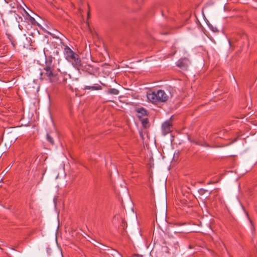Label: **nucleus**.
<instances>
[{"instance_id":"15","label":"nucleus","mask_w":257,"mask_h":257,"mask_svg":"<svg viewBox=\"0 0 257 257\" xmlns=\"http://www.w3.org/2000/svg\"><path fill=\"white\" fill-rule=\"evenodd\" d=\"M51 120H52V124L53 125V126H54V128H55V125H54V121H53V120L52 119V118H51Z\"/></svg>"},{"instance_id":"20","label":"nucleus","mask_w":257,"mask_h":257,"mask_svg":"<svg viewBox=\"0 0 257 257\" xmlns=\"http://www.w3.org/2000/svg\"><path fill=\"white\" fill-rule=\"evenodd\" d=\"M216 30V28H215V29L213 30V31L214 32H215Z\"/></svg>"},{"instance_id":"19","label":"nucleus","mask_w":257,"mask_h":257,"mask_svg":"<svg viewBox=\"0 0 257 257\" xmlns=\"http://www.w3.org/2000/svg\"><path fill=\"white\" fill-rule=\"evenodd\" d=\"M55 136H56V137H57V136H58L57 133H55Z\"/></svg>"},{"instance_id":"9","label":"nucleus","mask_w":257,"mask_h":257,"mask_svg":"<svg viewBox=\"0 0 257 257\" xmlns=\"http://www.w3.org/2000/svg\"><path fill=\"white\" fill-rule=\"evenodd\" d=\"M85 89H90L92 90H99L101 89V86H86L84 87Z\"/></svg>"},{"instance_id":"14","label":"nucleus","mask_w":257,"mask_h":257,"mask_svg":"<svg viewBox=\"0 0 257 257\" xmlns=\"http://www.w3.org/2000/svg\"><path fill=\"white\" fill-rule=\"evenodd\" d=\"M11 43H12V45H13V46L14 48H15V47H16V45H15V43H14V42H11Z\"/></svg>"},{"instance_id":"17","label":"nucleus","mask_w":257,"mask_h":257,"mask_svg":"<svg viewBox=\"0 0 257 257\" xmlns=\"http://www.w3.org/2000/svg\"><path fill=\"white\" fill-rule=\"evenodd\" d=\"M59 174H57V175L55 177V178L57 179L58 177Z\"/></svg>"},{"instance_id":"12","label":"nucleus","mask_w":257,"mask_h":257,"mask_svg":"<svg viewBox=\"0 0 257 257\" xmlns=\"http://www.w3.org/2000/svg\"><path fill=\"white\" fill-rule=\"evenodd\" d=\"M49 145L51 144L52 146L54 145V144H55L54 141L53 140V139L50 136H49Z\"/></svg>"},{"instance_id":"11","label":"nucleus","mask_w":257,"mask_h":257,"mask_svg":"<svg viewBox=\"0 0 257 257\" xmlns=\"http://www.w3.org/2000/svg\"><path fill=\"white\" fill-rule=\"evenodd\" d=\"M138 112L139 113H142L143 114H146V110H145L144 108H140V109L138 111Z\"/></svg>"},{"instance_id":"13","label":"nucleus","mask_w":257,"mask_h":257,"mask_svg":"<svg viewBox=\"0 0 257 257\" xmlns=\"http://www.w3.org/2000/svg\"><path fill=\"white\" fill-rule=\"evenodd\" d=\"M148 121L147 119H143L142 120V123L144 126L146 127V124H147Z\"/></svg>"},{"instance_id":"5","label":"nucleus","mask_w":257,"mask_h":257,"mask_svg":"<svg viewBox=\"0 0 257 257\" xmlns=\"http://www.w3.org/2000/svg\"><path fill=\"white\" fill-rule=\"evenodd\" d=\"M190 64V62L188 59L184 58L178 60L177 66L183 70H186Z\"/></svg>"},{"instance_id":"21","label":"nucleus","mask_w":257,"mask_h":257,"mask_svg":"<svg viewBox=\"0 0 257 257\" xmlns=\"http://www.w3.org/2000/svg\"><path fill=\"white\" fill-rule=\"evenodd\" d=\"M0 249H2V248L1 247H0Z\"/></svg>"},{"instance_id":"10","label":"nucleus","mask_w":257,"mask_h":257,"mask_svg":"<svg viewBox=\"0 0 257 257\" xmlns=\"http://www.w3.org/2000/svg\"><path fill=\"white\" fill-rule=\"evenodd\" d=\"M52 61V59H50V58L49 57V80L51 79V76L53 75V74H52V72L50 71V65H51Z\"/></svg>"},{"instance_id":"6","label":"nucleus","mask_w":257,"mask_h":257,"mask_svg":"<svg viewBox=\"0 0 257 257\" xmlns=\"http://www.w3.org/2000/svg\"><path fill=\"white\" fill-rule=\"evenodd\" d=\"M162 129L164 135L169 133L171 131L172 124L170 120H167L163 123Z\"/></svg>"},{"instance_id":"18","label":"nucleus","mask_w":257,"mask_h":257,"mask_svg":"<svg viewBox=\"0 0 257 257\" xmlns=\"http://www.w3.org/2000/svg\"><path fill=\"white\" fill-rule=\"evenodd\" d=\"M46 138L47 139H48V133H47L46 135Z\"/></svg>"},{"instance_id":"3","label":"nucleus","mask_w":257,"mask_h":257,"mask_svg":"<svg viewBox=\"0 0 257 257\" xmlns=\"http://www.w3.org/2000/svg\"><path fill=\"white\" fill-rule=\"evenodd\" d=\"M60 33L54 30L53 32L49 31V43L51 42L55 47H57L58 46H60L61 44V40L59 38V35Z\"/></svg>"},{"instance_id":"16","label":"nucleus","mask_w":257,"mask_h":257,"mask_svg":"<svg viewBox=\"0 0 257 257\" xmlns=\"http://www.w3.org/2000/svg\"><path fill=\"white\" fill-rule=\"evenodd\" d=\"M121 257H122V256L121 255ZM132 257H142V256H139V255H134V256H133Z\"/></svg>"},{"instance_id":"7","label":"nucleus","mask_w":257,"mask_h":257,"mask_svg":"<svg viewBox=\"0 0 257 257\" xmlns=\"http://www.w3.org/2000/svg\"><path fill=\"white\" fill-rule=\"evenodd\" d=\"M40 79H47L48 77V66H46L44 68V71L40 73Z\"/></svg>"},{"instance_id":"1","label":"nucleus","mask_w":257,"mask_h":257,"mask_svg":"<svg viewBox=\"0 0 257 257\" xmlns=\"http://www.w3.org/2000/svg\"><path fill=\"white\" fill-rule=\"evenodd\" d=\"M147 97L150 101L153 103H157L166 101L169 98V95L164 90H159L157 92H148L147 94Z\"/></svg>"},{"instance_id":"4","label":"nucleus","mask_w":257,"mask_h":257,"mask_svg":"<svg viewBox=\"0 0 257 257\" xmlns=\"http://www.w3.org/2000/svg\"><path fill=\"white\" fill-rule=\"evenodd\" d=\"M58 201V197L56 196H55L53 199V205H54V208L55 210V212L54 213V216L55 218V228H56L57 230H58L59 228V211L56 209L57 204Z\"/></svg>"},{"instance_id":"8","label":"nucleus","mask_w":257,"mask_h":257,"mask_svg":"<svg viewBox=\"0 0 257 257\" xmlns=\"http://www.w3.org/2000/svg\"><path fill=\"white\" fill-rule=\"evenodd\" d=\"M108 94L117 95L119 93V91L115 88H111L107 91Z\"/></svg>"},{"instance_id":"2","label":"nucleus","mask_w":257,"mask_h":257,"mask_svg":"<svg viewBox=\"0 0 257 257\" xmlns=\"http://www.w3.org/2000/svg\"><path fill=\"white\" fill-rule=\"evenodd\" d=\"M64 54L66 59L72 62L73 66L77 69H79L81 66V60L77 54L73 52L69 47L66 46L64 50Z\"/></svg>"}]
</instances>
